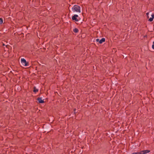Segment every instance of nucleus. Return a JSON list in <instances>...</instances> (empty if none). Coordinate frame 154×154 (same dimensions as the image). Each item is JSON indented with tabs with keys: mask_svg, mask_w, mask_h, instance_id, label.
Wrapping results in <instances>:
<instances>
[{
	"mask_svg": "<svg viewBox=\"0 0 154 154\" xmlns=\"http://www.w3.org/2000/svg\"><path fill=\"white\" fill-rule=\"evenodd\" d=\"M72 9L73 12H81V8L78 5H74L72 8Z\"/></svg>",
	"mask_w": 154,
	"mask_h": 154,
	"instance_id": "nucleus-1",
	"label": "nucleus"
},
{
	"mask_svg": "<svg viewBox=\"0 0 154 154\" xmlns=\"http://www.w3.org/2000/svg\"><path fill=\"white\" fill-rule=\"evenodd\" d=\"M21 62L23 65L25 66H28V63L26 62V60L24 58H21Z\"/></svg>",
	"mask_w": 154,
	"mask_h": 154,
	"instance_id": "nucleus-2",
	"label": "nucleus"
},
{
	"mask_svg": "<svg viewBox=\"0 0 154 154\" xmlns=\"http://www.w3.org/2000/svg\"><path fill=\"white\" fill-rule=\"evenodd\" d=\"M78 16L77 14H75L72 17V19L73 20H75L76 21H78V19L77 18L78 17Z\"/></svg>",
	"mask_w": 154,
	"mask_h": 154,
	"instance_id": "nucleus-3",
	"label": "nucleus"
},
{
	"mask_svg": "<svg viewBox=\"0 0 154 154\" xmlns=\"http://www.w3.org/2000/svg\"><path fill=\"white\" fill-rule=\"evenodd\" d=\"M149 150H144L141 151V154H145L148 153L150 152Z\"/></svg>",
	"mask_w": 154,
	"mask_h": 154,
	"instance_id": "nucleus-4",
	"label": "nucleus"
},
{
	"mask_svg": "<svg viewBox=\"0 0 154 154\" xmlns=\"http://www.w3.org/2000/svg\"><path fill=\"white\" fill-rule=\"evenodd\" d=\"M38 102L40 103H44V101L42 100V98H39L37 99Z\"/></svg>",
	"mask_w": 154,
	"mask_h": 154,
	"instance_id": "nucleus-5",
	"label": "nucleus"
},
{
	"mask_svg": "<svg viewBox=\"0 0 154 154\" xmlns=\"http://www.w3.org/2000/svg\"><path fill=\"white\" fill-rule=\"evenodd\" d=\"M105 38H102L101 40H100L99 41V43L100 44L102 43L103 42H105Z\"/></svg>",
	"mask_w": 154,
	"mask_h": 154,
	"instance_id": "nucleus-6",
	"label": "nucleus"
},
{
	"mask_svg": "<svg viewBox=\"0 0 154 154\" xmlns=\"http://www.w3.org/2000/svg\"><path fill=\"white\" fill-rule=\"evenodd\" d=\"M73 31L74 32L77 33L78 32V29L77 28H75L74 29Z\"/></svg>",
	"mask_w": 154,
	"mask_h": 154,
	"instance_id": "nucleus-7",
	"label": "nucleus"
},
{
	"mask_svg": "<svg viewBox=\"0 0 154 154\" xmlns=\"http://www.w3.org/2000/svg\"><path fill=\"white\" fill-rule=\"evenodd\" d=\"M132 154H141V151L140 152H133Z\"/></svg>",
	"mask_w": 154,
	"mask_h": 154,
	"instance_id": "nucleus-8",
	"label": "nucleus"
},
{
	"mask_svg": "<svg viewBox=\"0 0 154 154\" xmlns=\"http://www.w3.org/2000/svg\"><path fill=\"white\" fill-rule=\"evenodd\" d=\"M153 19L152 17H150L149 19V21L150 22H151L153 21Z\"/></svg>",
	"mask_w": 154,
	"mask_h": 154,
	"instance_id": "nucleus-9",
	"label": "nucleus"
},
{
	"mask_svg": "<svg viewBox=\"0 0 154 154\" xmlns=\"http://www.w3.org/2000/svg\"><path fill=\"white\" fill-rule=\"evenodd\" d=\"M38 91V90L36 89V88L34 87V90H33V91L34 92H36Z\"/></svg>",
	"mask_w": 154,
	"mask_h": 154,
	"instance_id": "nucleus-10",
	"label": "nucleus"
},
{
	"mask_svg": "<svg viewBox=\"0 0 154 154\" xmlns=\"http://www.w3.org/2000/svg\"><path fill=\"white\" fill-rule=\"evenodd\" d=\"M3 23V20L0 18V24H2Z\"/></svg>",
	"mask_w": 154,
	"mask_h": 154,
	"instance_id": "nucleus-11",
	"label": "nucleus"
},
{
	"mask_svg": "<svg viewBox=\"0 0 154 154\" xmlns=\"http://www.w3.org/2000/svg\"><path fill=\"white\" fill-rule=\"evenodd\" d=\"M152 48L154 49V41L152 43Z\"/></svg>",
	"mask_w": 154,
	"mask_h": 154,
	"instance_id": "nucleus-12",
	"label": "nucleus"
},
{
	"mask_svg": "<svg viewBox=\"0 0 154 154\" xmlns=\"http://www.w3.org/2000/svg\"><path fill=\"white\" fill-rule=\"evenodd\" d=\"M151 16H152V17L153 19H154V14H152V15H151Z\"/></svg>",
	"mask_w": 154,
	"mask_h": 154,
	"instance_id": "nucleus-13",
	"label": "nucleus"
},
{
	"mask_svg": "<svg viewBox=\"0 0 154 154\" xmlns=\"http://www.w3.org/2000/svg\"><path fill=\"white\" fill-rule=\"evenodd\" d=\"M100 40L98 38H97L96 40V41L97 42H99V41H100Z\"/></svg>",
	"mask_w": 154,
	"mask_h": 154,
	"instance_id": "nucleus-14",
	"label": "nucleus"
},
{
	"mask_svg": "<svg viewBox=\"0 0 154 154\" xmlns=\"http://www.w3.org/2000/svg\"><path fill=\"white\" fill-rule=\"evenodd\" d=\"M149 14V13L148 12L147 13H146V15L147 16V17H148H148H149V16H148Z\"/></svg>",
	"mask_w": 154,
	"mask_h": 154,
	"instance_id": "nucleus-15",
	"label": "nucleus"
},
{
	"mask_svg": "<svg viewBox=\"0 0 154 154\" xmlns=\"http://www.w3.org/2000/svg\"><path fill=\"white\" fill-rule=\"evenodd\" d=\"M50 131L48 130V132H49V131Z\"/></svg>",
	"mask_w": 154,
	"mask_h": 154,
	"instance_id": "nucleus-16",
	"label": "nucleus"
},
{
	"mask_svg": "<svg viewBox=\"0 0 154 154\" xmlns=\"http://www.w3.org/2000/svg\"><path fill=\"white\" fill-rule=\"evenodd\" d=\"M75 110H76V109H75L74 110V111L75 112Z\"/></svg>",
	"mask_w": 154,
	"mask_h": 154,
	"instance_id": "nucleus-17",
	"label": "nucleus"
},
{
	"mask_svg": "<svg viewBox=\"0 0 154 154\" xmlns=\"http://www.w3.org/2000/svg\"><path fill=\"white\" fill-rule=\"evenodd\" d=\"M44 126H43V128H44Z\"/></svg>",
	"mask_w": 154,
	"mask_h": 154,
	"instance_id": "nucleus-18",
	"label": "nucleus"
}]
</instances>
